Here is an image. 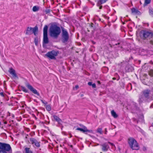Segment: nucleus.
<instances>
[{
	"label": "nucleus",
	"mask_w": 153,
	"mask_h": 153,
	"mask_svg": "<svg viewBox=\"0 0 153 153\" xmlns=\"http://www.w3.org/2000/svg\"><path fill=\"white\" fill-rule=\"evenodd\" d=\"M97 132L100 134H102V129L101 128H98L97 129Z\"/></svg>",
	"instance_id": "nucleus-25"
},
{
	"label": "nucleus",
	"mask_w": 153,
	"mask_h": 153,
	"mask_svg": "<svg viewBox=\"0 0 153 153\" xmlns=\"http://www.w3.org/2000/svg\"><path fill=\"white\" fill-rule=\"evenodd\" d=\"M105 134H107V128H105Z\"/></svg>",
	"instance_id": "nucleus-38"
},
{
	"label": "nucleus",
	"mask_w": 153,
	"mask_h": 153,
	"mask_svg": "<svg viewBox=\"0 0 153 153\" xmlns=\"http://www.w3.org/2000/svg\"><path fill=\"white\" fill-rule=\"evenodd\" d=\"M128 143L130 148L133 150H138L139 146L136 140L134 138L131 137L128 139Z\"/></svg>",
	"instance_id": "nucleus-3"
},
{
	"label": "nucleus",
	"mask_w": 153,
	"mask_h": 153,
	"mask_svg": "<svg viewBox=\"0 0 153 153\" xmlns=\"http://www.w3.org/2000/svg\"><path fill=\"white\" fill-rule=\"evenodd\" d=\"M0 153H7L6 151L0 150Z\"/></svg>",
	"instance_id": "nucleus-35"
},
{
	"label": "nucleus",
	"mask_w": 153,
	"mask_h": 153,
	"mask_svg": "<svg viewBox=\"0 0 153 153\" xmlns=\"http://www.w3.org/2000/svg\"><path fill=\"white\" fill-rule=\"evenodd\" d=\"M150 108H153V103L150 106Z\"/></svg>",
	"instance_id": "nucleus-39"
},
{
	"label": "nucleus",
	"mask_w": 153,
	"mask_h": 153,
	"mask_svg": "<svg viewBox=\"0 0 153 153\" xmlns=\"http://www.w3.org/2000/svg\"><path fill=\"white\" fill-rule=\"evenodd\" d=\"M151 2V0H145L144 5H146L149 4Z\"/></svg>",
	"instance_id": "nucleus-24"
},
{
	"label": "nucleus",
	"mask_w": 153,
	"mask_h": 153,
	"mask_svg": "<svg viewBox=\"0 0 153 153\" xmlns=\"http://www.w3.org/2000/svg\"><path fill=\"white\" fill-rule=\"evenodd\" d=\"M149 12L150 15L153 17V10L152 9H150L149 10Z\"/></svg>",
	"instance_id": "nucleus-23"
},
{
	"label": "nucleus",
	"mask_w": 153,
	"mask_h": 153,
	"mask_svg": "<svg viewBox=\"0 0 153 153\" xmlns=\"http://www.w3.org/2000/svg\"><path fill=\"white\" fill-rule=\"evenodd\" d=\"M120 44V43L119 42V43H118L117 45H119ZM115 45H117V44H116Z\"/></svg>",
	"instance_id": "nucleus-43"
},
{
	"label": "nucleus",
	"mask_w": 153,
	"mask_h": 153,
	"mask_svg": "<svg viewBox=\"0 0 153 153\" xmlns=\"http://www.w3.org/2000/svg\"><path fill=\"white\" fill-rule=\"evenodd\" d=\"M140 4H142V3H141V1H140Z\"/></svg>",
	"instance_id": "nucleus-46"
},
{
	"label": "nucleus",
	"mask_w": 153,
	"mask_h": 153,
	"mask_svg": "<svg viewBox=\"0 0 153 153\" xmlns=\"http://www.w3.org/2000/svg\"><path fill=\"white\" fill-rule=\"evenodd\" d=\"M38 31V28L36 26H35L33 28L28 27L27 29L25 34L27 35H31L33 33L35 36H36L37 34V32Z\"/></svg>",
	"instance_id": "nucleus-5"
},
{
	"label": "nucleus",
	"mask_w": 153,
	"mask_h": 153,
	"mask_svg": "<svg viewBox=\"0 0 153 153\" xmlns=\"http://www.w3.org/2000/svg\"><path fill=\"white\" fill-rule=\"evenodd\" d=\"M93 84L91 82H89L88 83V84L90 86L92 85Z\"/></svg>",
	"instance_id": "nucleus-36"
},
{
	"label": "nucleus",
	"mask_w": 153,
	"mask_h": 153,
	"mask_svg": "<svg viewBox=\"0 0 153 153\" xmlns=\"http://www.w3.org/2000/svg\"><path fill=\"white\" fill-rule=\"evenodd\" d=\"M59 53V51L53 50L47 53L45 56L50 59L55 60L56 59V57L58 56Z\"/></svg>",
	"instance_id": "nucleus-4"
},
{
	"label": "nucleus",
	"mask_w": 153,
	"mask_h": 153,
	"mask_svg": "<svg viewBox=\"0 0 153 153\" xmlns=\"http://www.w3.org/2000/svg\"><path fill=\"white\" fill-rule=\"evenodd\" d=\"M26 87L29 89L30 91L35 94H36L38 96L39 95V93L37 92V91L34 88L29 84L27 83L26 85Z\"/></svg>",
	"instance_id": "nucleus-10"
},
{
	"label": "nucleus",
	"mask_w": 153,
	"mask_h": 153,
	"mask_svg": "<svg viewBox=\"0 0 153 153\" xmlns=\"http://www.w3.org/2000/svg\"><path fill=\"white\" fill-rule=\"evenodd\" d=\"M92 86L93 88H95L96 87V85L95 83L93 84Z\"/></svg>",
	"instance_id": "nucleus-34"
},
{
	"label": "nucleus",
	"mask_w": 153,
	"mask_h": 153,
	"mask_svg": "<svg viewBox=\"0 0 153 153\" xmlns=\"http://www.w3.org/2000/svg\"><path fill=\"white\" fill-rule=\"evenodd\" d=\"M34 42L35 43V44L36 45H38V40L36 39H34Z\"/></svg>",
	"instance_id": "nucleus-28"
},
{
	"label": "nucleus",
	"mask_w": 153,
	"mask_h": 153,
	"mask_svg": "<svg viewBox=\"0 0 153 153\" xmlns=\"http://www.w3.org/2000/svg\"><path fill=\"white\" fill-rule=\"evenodd\" d=\"M1 122H0V125H1Z\"/></svg>",
	"instance_id": "nucleus-48"
},
{
	"label": "nucleus",
	"mask_w": 153,
	"mask_h": 153,
	"mask_svg": "<svg viewBox=\"0 0 153 153\" xmlns=\"http://www.w3.org/2000/svg\"><path fill=\"white\" fill-rule=\"evenodd\" d=\"M143 101V98L142 97H140L139 98V102L140 103H142Z\"/></svg>",
	"instance_id": "nucleus-27"
},
{
	"label": "nucleus",
	"mask_w": 153,
	"mask_h": 153,
	"mask_svg": "<svg viewBox=\"0 0 153 153\" xmlns=\"http://www.w3.org/2000/svg\"><path fill=\"white\" fill-rule=\"evenodd\" d=\"M108 143L109 144H110L112 146H115V145H114V144L112 143H111L109 142H108Z\"/></svg>",
	"instance_id": "nucleus-33"
},
{
	"label": "nucleus",
	"mask_w": 153,
	"mask_h": 153,
	"mask_svg": "<svg viewBox=\"0 0 153 153\" xmlns=\"http://www.w3.org/2000/svg\"><path fill=\"white\" fill-rule=\"evenodd\" d=\"M93 24H91V25L90 26V27H93Z\"/></svg>",
	"instance_id": "nucleus-41"
},
{
	"label": "nucleus",
	"mask_w": 153,
	"mask_h": 153,
	"mask_svg": "<svg viewBox=\"0 0 153 153\" xmlns=\"http://www.w3.org/2000/svg\"><path fill=\"white\" fill-rule=\"evenodd\" d=\"M25 153H33L31 150H30V149L28 148H25Z\"/></svg>",
	"instance_id": "nucleus-20"
},
{
	"label": "nucleus",
	"mask_w": 153,
	"mask_h": 153,
	"mask_svg": "<svg viewBox=\"0 0 153 153\" xmlns=\"http://www.w3.org/2000/svg\"><path fill=\"white\" fill-rule=\"evenodd\" d=\"M70 138L71 137H72V135H71V134H70Z\"/></svg>",
	"instance_id": "nucleus-42"
},
{
	"label": "nucleus",
	"mask_w": 153,
	"mask_h": 153,
	"mask_svg": "<svg viewBox=\"0 0 153 153\" xmlns=\"http://www.w3.org/2000/svg\"><path fill=\"white\" fill-rule=\"evenodd\" d=\"M150 91V90L149 89H145L142 91V93L143 96L146 98H149Z\"/></svg>",
	"instance_id": "nucleus-11"
},
{
	"label": "nucleus",
	"mask_w": 153,
	"mask_h": 153,
	"mask_svg": "<svg viewBox=\"0 0 153 153\" xmlns=\"http://www.w3.org/2000/svg\"><path fill=\"white\" fill-rule=\"evenodd\" d=\"M22 90L25 92L27 93L28 92V90L24 86H21Z\"/></svg>",
	"instance_id": "nucleus-21"
},
{
	"label": "nucleus",
	"mask_w": 153,
	"mask_h": 153,
	"mask_svg": "<svg viewBox=\"0 0 153 153\" xmlns=\"http://www.w3.org/2000/svg\"><path fill=\"white\" fill-rule=\"evenodd\" d=\"M0 149L3 151H8L11 149L10 145L0 142Z\"/></svg>",
	"instance_id": "nucleus-8"
},
{
	"label": "nucleus",
	"mask_w": 153,
	"mask_h": 153,
	"mask_svg": "<svg viewBox=\"0 0 153 153\" xmlns=\"http://www.w3.org/2000/svg\"><path fill=\"white\" fill-rule=\"evenodd\" d=\"M83 128V129L80 128H76V130L80 131L83 132H90L92 131L91 130H90L87 129L86 127L85 126H84Z\"/></svg>",
	"instance_id": "nucleus-14"
},
{
	"label": "nucleus",
	"mask_w": 153,
	"mask_h": 153,
	"mask_svg": "<svg viewBox=\"0 0 153 153\" xmlns=\"http://www.w3.org/2000/svg\"><path fill=\"white\" fill-rule=\"evenodd\" d=\"M152 64H153V63H152Z\"/></svg>",
	"instance_id": "nucleus-51"
},
{
	"label": "nucleus",
	"mask_w": 153,
	"mask_h": 153,
	"mask_svg": "<svg viewBox=\"0 0 153 153\" xmlns=\"http://www.w3.org/2000/svg\"><path fill=\"white\" fill-rule=\"evenodd\" d=\"M75 87L76 89H77L79 88V86L78 85H76L75 86Z\"/></svg>",
	"instance_id": "nucleus-40"
},
{
	"label": "nucleus",
	"mask_w": 153,
	"mask_h": 153,
	"mask_svg": "<svg viewBox=\"0 0 153 153\" xmlns=\"http://www.w3.org/2000/svg\"><path fill=\"white\" fill-rule=\"evenodd\" d=\"M112 116L114 118L117 117L118 115L114 110H112L111 112Z\"/></svg>",
	"instance_id": "nucleus-16"
},
{
	"label": "nucleus",
	"mask_w": 153,
	"mask_h": 153,
	"mask_svg": "<svg viewBox=\"0 0 153 153\" xmlns=\"http://www.w3.org/2000/svg\"><path fill=\"white\" fill-rule=\"evenodd\" d=\"M46 108L47 110L48 111H51V107L49 105H47L46 106Z\"/></svg>",
	"instance_id": "nucleus-26"
},
{
	"label": "nucleus",
	"mask_w": 153,
	"mask_h": 153,
	"mask_svg": "<svg viewBox=\"0 0 153 153\" xmlns=\"http://www.w3.org/2000/svg\"><path fill=\"white\" fill-rule=\"evenodd\" d=\"M50 35L51 37L56 38L61 32V30L59 27L56 25H52L49 29Z\"/></svg>",
	"instance_id": "nucleus-1"
},
{
	"label": "nucleus",
	"mask_w": 153,
	"mask_h": 153,
	"mask_svg": "<svg viewBox=\"0 0 153 153\" xmlns=\"http://www.w3.org/2000/svg\"><path fill=\"white\" fill-rule=\"evenodd\" d=\"M98 83H100V81H98Z\"/></svg>",
	"instance_id": "nucleus-45"
},
{
	"label": "nucleus",
	"mask_w": 153,
	"mask_h": 153,
	"mask_svg": "<svg viewBox=\"0 0 153 153\" xmlns=\"http://www.w3.org/2000/svg\"><path fill=\"white\" fill-rule=\"evenodd\" d=\"M0 95L2 97H4V93L2 92L0 93Z\"/></svg>",
	"instance_id": "nucleus-31"
},
{
	"label": "nucleus",
	"mask_w": 153,
	"mask_h": 153,
	"mask_svg": "<svg viewBox=\"0 0 153 153\" xmlns=\"http://www.w3.org/2000/svg\"><path fill=\"white\" fill-rule=\"evenodd\" d=\"M39 8L38 6H34L32 8V10L33 12H36L39 10Z\"/></svg>",
	"instance_id": "nucleus-17"
},
{
	"label": "nucleus",
	"mask_w": 153,
	"mask_h": 153,
	"mask_svg": "<svg viewBox=\"0 0 153 153\" xmlns=\"http://www.w3.org/2000/svg\"><path fill=\"white\" fill-rule=\"evenodd\" d=\"M69 35L67 31L65 29L62 30V41L63 43L67 42L69 39Z\"/></svg>",
	"instance_id": "nucleus-7"
},
{
	"label": "nucleus",
	"mask_w": 153,
	"mask_h": 153,
	"mask_svg": "<svg viewBox=\"0 0 153 153\" xmlns=\"http://www.w3.org/2000/svg\"><path fill=\"white\" fill-rule=\"evenodd\" d=\"M152 126H153V123L152 124Z\"/></svg>",
	"instance_id": "nucleus-49"
},
{
	"label": "nucleus",
	"mask_w": 153,
	"mask_h": 153,
	"mask_svg": "<svg viewBox=\"0 0 153 153\" xmlns=\"http://www.w3.org/2000/svg\"><path fill=\"white\" fill-rule=\"evenodd\" d=\"M41 101L45 105H47L48 103L47 102L45 101H43V100H41Z\"/></svg>",
	"instance_id": "nucleus-29"
},
{
	"label": "nucleus",
	"mask_w": 153,
	"mask_h": 153,
	"mask_svg": "<svg viewBox=\"0 0 153 153\" xmlns=\"http://www.w3.org/2000/svg\"><path fill=\"white\" fill-rule=\"evenodd\" d=\"M102 147V150L103 151H107L109 148V146L106 143L100 145Z\"/></svg>",
	"instance_id": "nucleus-12"
},
{
	"label": "nucleus",
	"mask_w": 153,
	"mask_h": 153,
	"mask_svg": "<svg viewBox=\"0 0 153 153\" xmlns=\"http://www.w3.org/2000/svg\"><path fill=\"white\" fill-rule=\"evenodd\" d=\"M53 118L54 120L57 121L59 123H61L62 122V120L58 117L56 116H54Z\"/></svg>",
	"instance_id": "nucleus-15"
},
{
	"label": "nucleus",
	"mask_w": 153,
	"mask_h": 153,
	"mask_svg": "<svg viewBox=\"0 0 153 153\" xmlns=\"http://www.w3.org/2000/svg\"><path fill=\"white\" fill-rule=\"evenodd\" d=\"M98 5V3H97V5L99 7V8L100 9H101L102 7V6L101 5Z\"/></svg>",
	"instance_id": "nucleus-32"
},
{
	"label": "nucleus",
	"mask_w": 153,
	"mask_h": 153,
	"mask_svg": "<svg viewBox=\"0 0 153 153\" xmlns=\"http://www.w3.org/2000/svg\"><path fill=\"white\" fill-rule=\"evenodd\" d=\"M45 12L47 14L50 13V10L49 9H47L45 10Z\"/></svg>",
	"instance_id": "nucleus-30"
},
{
	"label": "nucleus",
	"mask_w": 153,
	"mask_h": 153,
	"mask_svg": "<svg viewBox=\"0 0 153 153\" xmlns=\"http://www.w3.org/2000/svg\"><path fill=\"white\" fill-rule=\"evenodd\" d=\"M132 13H134L135 14H139L140 12L138 11L135 8H133L131 10Z\"/></svg>",
	"instance_id": "nucleus-19"
},
{
	"label": "nucleus",
	"mask_w": 153,
	"mask_h": 153,
	"mask_svg": "<svg viewBox=\"0 0 153 153\" xmlns=\"http://www.w3.org/2000/svg\"><path fill=\"white\" fill-rule=\"evenodd\" d=\"M149 74L150 76L153 77V70H150L149 72Z\"/></svg>",
	"instance_id": "nucleus-22"
},
{
	"label": "nucleus",
	"mask_w": 153,
	"mask_h": 153,
	"mask_svg": "<svg viewBox=\"0 0 153 153\" xmlns=\"http://www.w3.org/2000/svg\"><path fill=\"white\" fill-rule=\"evenodd\" d=\"M48 27L45 25L43 28V43L47 44L48 43Z\"/></svg>",
	"instance_id": "nucleus-6"
},
{
	"label": "nucleus",
	"mask_w": 153,
	"mask_h": 153,
	"mask_svg": "<svg viewBox=\"0 0 153 153\" xmlns=\"http://www.w3.org/2000/svg\"><path fill=\"white\" fill-rule=\"evenodd\" d=\"M153 33L150 30H141L140 33V36L141 38L143 40L147 39L148 38L152 37Z\"/></svg>",
	"instance_id": "nucleus-2"
},
{
	"label": "nucleus",
	"mask_w": 153,
	"mask_h": 153,
	"mask_svg": "<svg viewBox=\"0 0 153 153\" xmlns=\"http://www.w3.org/2000/svg\"><path fill=\"white\" fill-rule=\"evenodd\" d=\"M150 43L152 45H153V40L150 41Z\"/></svg>",
	"instance_id": "nucleus-37"
},
{
	"label": "nucleus",
	"mask_w": 153,
	"mask_h": 153,
	"mask_svg": "<svg viewBox=\"0 0 153 153\" xmlns=\"http://www.w3.org/2000/svg\"><path fill=\"white\" fill-rule=\"evenodd\" d=\"M100 153H102V152H100Z\"/></svg>",
	"instance_id": "nucleus-50"
},
{
	"label": "nucleus",
	"mask_w": 153,
	"mask_h": 153,
	"mask_svg": "<svg viewBox=\"0 0 153 153\" xmlns=\"http://www.w3.org/2000/svg\"><path fill=\"white\" fill-rule=\"evenodd\" d=\"M8 71L9 73L12 75L13 77H17V75L15 71L13 68H10L8 70Z\"/></svg>",
	"instance_id": "nucleus-13"
},
{
	"label": "nucleus",
	"mask_w": 153,
	"mask_h": 153,
	"mask_svg": "<svg viewBox=\"0 0 153 153\" xmlns=\"http://www.w3.org/2000/svg\"><path fill=\"white\" fill-rule=\"evenodd\" d=\"M30 141L31 144L34 147H36L39 148L40 146V142H38L35 139L33 138H30Z\"/></svg>",
	"instance_id": "nucleus-9"
},
{
	"label": "nucleus",
	"mask_w": 153,
	"mask_h": 153,
	"mask_svg": "<svg viewBox=\"0 0 153 153\" xmlns=\"http://www.w3.org/2000/svg\"><path fill=\"white\" fill-rule=\"evenodd\" d=\"M113 79H116V78H113Z\"/></svg>",
	"instance_id": "nucleus-44"
},
{
	"label": "nucleus",
	"mask_w": 153,
	"mask_h": 153,
	"mask_svg": "<svg viewBox=\"0 0 153 153\" xmlns=\"http://www.w3.org/2000/svg\"><path fill=\"white\" fill-rule=\"evenodd\" d=\"M144 84H146H146L145 83H144Z\"/></svg>",
	"instance_id": "nucleus-47"
},
{
	"label": "nucleus",
	"mask_w": 153,
	"mask_h": 153,
	"mask_svg": "<svg viewBox=\"0 0 153 153\" xmlns=\"http://www.w3.org/2000/svg\"><path fill=\"white\" fill-rule=\"evenodd\" d=\"M108 0H98V5H100L105 3Z\"/></svg>",
	"instance_id": "nucleus-18"
}]
</instances>
